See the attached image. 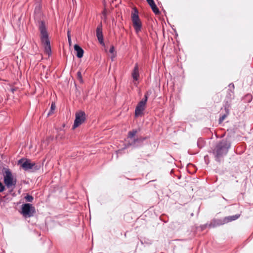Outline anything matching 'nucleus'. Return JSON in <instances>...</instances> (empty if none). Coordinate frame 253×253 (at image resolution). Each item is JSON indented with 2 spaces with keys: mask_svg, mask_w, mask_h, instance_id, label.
Listing matches in <instances>:
<instances>
[{
  "mask_svg": "<svg viewBox=\"0 0 253 253\" xmlns=\"http://www.w3.org/2000/svg\"><path fill=\"white\" fill-rule=\"evenodd\" d=\"M230 147L231 142L226 139H223L218 142L212 150V154L215 160L220 162L221 159L227 155Z\"/></svg>",
  "mask_w": 253,
  "mask_h": 253,
  "instance_id": "nucleus-1",
  "label": "nucleus"
},
{
  "mask_svg": "<svg viewBox=\"0 0 253 253\" xmlns=\"http://www.w3.org/2000/svg\"><path fill=\"white\" fill-rule=\"evenodd\" d=\"M39 29L41 33V42L44 47V52L49 56L51 55L52 52L48 33L43 21H41Z\"/></svg>",
  "mask_w": 253,
  "mask_h": 253,
  "instance_id": "nucleus-2",
  "label": "nucleus"
},
{
  "mask_svg": "<svg viewBox=\"0 0 253 253\" xmlns=\"http://www.w3.org/2000/svg\"><path fill=\"white\" fill-rule=\"evenodd\" d=\"M2 174L4 184L10 190V192H12L16 186V178L13 177L11 171L8 168H2Z\"/></svg>",
  "mask_w": 253,
  "mask_h": 253,
  "instance_id": "nucleus-3",
  "label": "nucleus"
},
{
  "mask_svg": "<svg viewBox=\"0 0 253 253\" xmlns=\"http://www.w3.org/2000/svg\"><path fill=\"white\" fill-rule=\"evenodd\" d=\"M131 17L135 31L136 34H138L141 30L142 24L139 17L138 11L136 8H133Z\"/></svg>",
  "mask_w": 253,
  "mask_h": 253,
  "instance_id": "nucleus-4",
  "label": "nucleus"
},
{
  "mask_svg": "<svg viewBox=\"0 0 253 253\" xmlns=\"http://www.w3.org/2000/svg\"><path fill=\"white\" fill-rule=\"evenodd\" d=\"M22 164L21 167L25 170H32L35 171L39 170L40 168V165L32 163L29 159L24 160L21 159L18 161V164Z\"/></svg>",
  "mask_w": 253,
  "mask_h": 253,
  "instance_id": "nucleus-5",
  "label": "nucleus"
},
{
  "mask_svg": "<svg viewBox=\"0 0 253 253\" xmlns=\"http://www.w3.org/2000/svg\"><path fill=\"white\" fill-rule=\"evenodd\" d=\"M35 212V208L31 204L26 203L22 205L21 213L24 218L33 216Z\"/></svg>",
  "mask_w": 253,
  "mask_h": 253,
  "instance_id": "nucleus-6",
  "label": "nucleus"
},
{
  "mask_svg": "<svg viewBox=\"0 0 253 253\" xmlns=\"http://www.w3.org/2000/svg\"><path fill=\"white\" fill-rule=\"evenodd\" d=\"M75 117L76 118L73 126V129H75L80 126L85 121L86 119L85 113L83 111H79V112H76Z\"/></svg>",
  "mask_w": 253,
  "mask_h": 253,
  "instance_id": "nucleus-7",
  "label": "nucleus"
},
{
  "mask_svg": "<svg viewBox=\"0 0 253 253\" xmlns=\"http://www.w3.org/2000/svg\"><path fill=\"white\" fill-rule=\"evenodd\" d=\"M96 37L99 42L102 45H104L103 36L102 33V24L100 23L98 26L96 30Z\"/></svg>",
  "mask_w": 253,
  "mask_h": 253,
  "instance_id": "nucleus-8",
  "label": "nucleus"
},
{
  "mask_svg": "<svg viewBox=\"0 0 253 253\" xmlns=\"http://www.w3.org/2000/svg\"><path fill=\"white\" fill-rule=\"evenodd\" d=\"M132 77L134 81H137L139 77V69L138 64H136L131 74Z\"/></svg>",
  "mask_w": 253,
  "mask_h": 253,
  "instance_id": "nucleus-9",
  "label": "nucleus"
},
{
  "mask_svg": "<svg viewBox=\"0 0 253 253\" xmlns=\"http://www.w3.org/2000/svg\"><path fill=\"white\" fill-rule=\"evenodd\" d=\"M74 50L76 51V56L78 58H81L83 56L84 51L83 48L78 44H75Z\"/></svg>",
  "mask_w": 253,
  "mask_h": 253,
  "instance_id": "nucleus-10",
  "label": "nucleus"
},
{
  "mask_svg": "<svg viewBox=\"0 0 253 253\" xmlns=\"http://www.w3.org/2000/svg\"><path fill=\"white\" fill-rule=\"evenodd\" d=\"M229 89L227 91V94L226 97L231 99L234 97V84L233 83H231L229 84Z\"/></svg>",
  "mask_w": 253,
  "mask_h": 253,
  "instance_id": "nucleus-11",
  "label": "nucleus"
},
{
  "mask_svg": "<svg viewBox=\"0 0 253 253\" xmlns=\"http://www.w3.org/2000/svg\"><path fill=\"white\" fill-rule=\"evenodd\" d=\"M151 94V91H150V90L147 91L145 93L144 98L140 101H139L138 104H139V105H140L145 108L146 102L148 100V97Z\"/></svg>",
  "mask_w": 253,
  "mask_h": 253,
  "instance_id": "nucleus-12",
  "label": "nucleus"
},
{
  "mask_svg": "<svg viewBox=\"0 0 253 253\" xmlns=\"http://www.w3.org/2000/svg\"><path fill=\"white\" fill-rule=\"evenodd\" d=\"M145 109V107L139 104H137L135 110V116L136 117H138L141 116L143 114V112Z\"/></svg>",
  "mask_w": 253,
  "mask_h": 253,
  "instance_id": "nucleus-13",
  "label": "nucleus"
},
{
  "mask_svg": "<svg viewBox=\"0 0 253 253\" xmlns=\"http://www.w3.org/2000/svg\"><path fill=\"white\" fill-rule=\"evenodd\" d=\"M224 219L213 220L212 222L209 225L210 227H213L216 226H220L225 224Z\"/></svg>",
  "mask_w": 253,
  "mask_h": 253,
  "instance_id": "nucleus-14",
  "label": "nucleus"
},
{
  "mask_svg": "<svg viewBox=\"0 0 253 253\" xmlns=\"http://www.w3.org/2000/svg\"><path fill=\"white\" fill-rule=\"evenodd\" d=\"M240 216V214H235L233 215L228 216L225 217L224 219V222L227 223L228 222L235 220L237 219Z\"/></svg>",
  "mask_w": 253,
  "mask_h": 253,
  "instance_id": "nucleus-15",
  "label": "nucleus"
},
{
  "mask_svg": "<svg viewBox=\"0 0 253 253\" xmlns=\"http://www.w3.org/2000/svg\"><path fill=\"white\" fill-rule=\"evenodd\" d=\"M143 144V143L140 141H136V138L134 139L132 142H129V145L130 146H132L134 147H137L139 146H141Z\"/></svg>",
  "mask_w": 253,
  "mask_h": 253,
  "instance_id": "nucleus-16",
  "label": "nucleus"
},
{
  "mask_svg": "<svg viewBox=\"0 0 253 253\" xmlns=\"http://www.w3.org/2000/svg\"><path fill=\"white\" fill-rule=\"evenodd\" d=\"M149 5L151 6L154 13H155L156 14H158L160 13L159 9L156 6L155 2L150 4Z\"/></svg>",
  "mask_w": 253,
  "mask_h": 253,
  "instance_id": "nucleus-17",
  "label": "nucleus"
},
{
  "mask_svg": "<svg viewBox=\"0 0 253 253\" xmlns=\"http://www.w3.org/2000/svg\"><path fill=\"white\" fill-rule=\"evenodd\" d=\"M226 113L221 116L219 119V123L221 124L229 114V111L225 108Z\"/></svg>",
  "mask_w": 253,
  "mask_h": 253,
  "instance_id": "nucleus-18",
  "label": "nucleus"
},
{
  "mask_svg": "<svg viewBox=\"0 0 253 253\" xmlns=\"http://www.w3.org/2000/svg\"><path fill=\"white\" fill-rule=\"evenodd\" d=\"M137 131L136 129H133L132 131H130L128 133V138H132L135 134L137 133Z\"/></svg>",
  "mask_w": 253,
  "mask_h": 253,
  "instance_id": "nucleus-19",
  "label": "nucleus"
},
{
  "mask_svg": "<svg viewBox=\"0 0 253 253\" xmlns=\"http://www.w3.org/2000/svg\"><path fill=\"white\" fill-rule=\"evenodd\" d=\"M25 199L26 200V201L27 202H32V201H33L34 200V198L31 195H30L29 194H27L25 197Z\"/></svg>",
  "mask_w": 253,
  "mask_h": 253,
  "instance_id": "nucleus-20",
  "label": "nucleus"
},
{
  "mask_svg": "<svg viewBox=\"0 0 253 253\" xmlns=\"http://www.w3.org/2000/svg\"><path fill=\"white\" fill-rule=\"evenodd\" d=\"M77 78L79 80V81L81 83H83V78H82V73H81V72L80 71H79L77 72Z\"/></svg>",
  "mask_w": 253,
  "mask_h": 253,
  "instance_id": "nucleus-21",
  "label": "nucleus"
},
{
  "mask_svg": "<svg viewBox=\"0 0 253 253\" xmlns=\"http://www.w3.org/2000/svg\"><path fill=\"white\" fill-rule=\"evenodd\" d=\"M110 53L113 54V55L112 56V59H113V58L115 57L116 54L114 53V47L113 45H111L110 47V48L109 49Z\"/></svg>",
  "mask_w": 253,
  "mask_h": 253,
  "instance_id": "nucleus-22",
  "label": "nucleus"
},
{
  "mask_svg": "<svg viewBox=\"0 0 253 253\" xmlns=\"http://www.w3.org/2000/svg\"><path fill=\"white\" fill-rule=\"evenodd\" d=\"M55 108H56L55 104L54 103L52 102L51 104L50 112H49L48 115H49V114L52 113V112L55 110Z\"/></svg>",
  "mask_w": 253,
  "mask_h": 253,
  "instance_id": "nucleus-23",
  "label": "nucleus"
},
{
  "mask_svg": "<svg viewBox=\"0 0 253 253\" xmlns=\"http://www.w3.org/2000/svg\"><path fill=\"white\" fill-rule=\"evenodd\" d=\"M203 140L202 139H199L197 141V145L199 148H202L203 145L202 144Z\"/></svg>",
  "mask_w": 253,
  "mask_h": 253,
  "instance_id": "nucleus-24",
  "label": "nucleus"
},
{
  "mask_svg": "<svg viewBox=\"0 0 253 253\" xmlns=\"http://www.w3.org/2000/svg\"><path fill=\"white\" fill-rule=\"evenodd\" d=\"M5 190V186L0 181V192H2Z\"/></svg>",
  "mask_w": 253,
  "mask_h": 253,
  "instance_id": "nucleus-25",
  "label": "nucleus"
},
{
  "mask_svg": "<svg viewBox=\"0 0 253 253\" xmlns=\"http://www.w3.org/2000/svg\"><path fill=\"white\" fill-rule=\"evenodd\" d=\"M147 139L146 137H141L140 138H136V141H140L141 142H143V141Z\"/></svg>",
  "mask_w": 253,
  "mask_h": 253,
  "instance_id": "nucleus-26",
  "label": "nucleus"
},
{
  "mask_svg": "<svg viewBox=\"0 0 253 253\" xmlns=\"http://www.w3.org/2000/svg\"><path fill=\"white\" fill-rule=\"evenodd\" d=\"M68 41L69 44L70 45L71 44V36H68Z\"/></svg>",
  "mask_w": 253,
  "mask_h": 253,
  "instance_id": "nucleus-27",
  "label": "nucleus"
},
{
  "mask_svg": "<svg viewBox=\"0 0 253 253\" xmlns=\"http://www.w3.org/2000/svg\"><path fill=\"white\" fill-rule=\"evenodd\" d=\"M148 4L150 5L154 2V0H146Z\"/></svg>",
  "mask_w": 253,
  "mask_h": 253,
  "instance_id": "nucleus-28",
  "label": "nucleus"
},
{
  "mask_svg": "<svg viewBox=\"0 0 253 253\" xmlns=\"http://www.w3.org/2000/svg\"><path fill=\"white\" fill-rule=\"evenodd\" d=\"M102 14L105 17L106 16V10L104 9L103 11H102Z\"/></svg>",
  "mask_w": 253,
  "mask_h": 253,
  "instance_id": "nucleus-29",
  "label": "nucleus"
},
{
  "mask_svg": "<svg viewBox=\"0 0 253 253\" xmlns=\"http://www.w3.org/2000/svg\"><path fill=\"white\" fill-rule=\"evenodd\" d=\"M234 175H231L230 176V180H233L234 179Z\"/></svg>",
  "mask_w": 253,
  "mask_h": 253,
  "instance_id": "nucleus-30",
  "label": "nucleus"
},
{
  "mask_svg": "<svg viewBox=\"0 0 253 253\" xmlns=\"http://www.w3.org/2000/svg\"><path fill=\"white\" fill-rule=\"evenodd\" d=\"M69 36H71L70 31H68L67 32V37H68Z\"/></svg>",
  "mask_w": 253,
  "mask_h": 253,
  "instance_id": "nucleus-31",
  "label": "nucleus"
},
{
  "mask_svg": "<svg viewBox=\"0 0 253 253\" xmlns=\"http://www.w3.org/2000/svg\"><path fill=\"white\" fill-rule=\"evenodd\" d=\"M141 243L142 244H143V241H141Z\"/></svg>",
  "mask_w": 253,
  "mask_h": 253,
  "instance_id": "nucleus-32",
  "label": "nucleus"
},
{
  "mask_svg": "<svg viewBox=\"0 0 253 253\" xmlns=\"http://www.w3.org/2000/svg\"><path fill=\"white\" fill-rule=\"evenodd\" d=\"M144 242L147 243V241H144Z\"/></svg>",
  "mask_w": 253,
  "mask_h": 253,
  "instance_id": "nucleus-33",
  "label": "nucleus"
},
{
  "mask_svg": "<svg viewBox=\"0 0 253 253\" xmlns=\"http://www.w3.org/2000/svg\"><path fill=\"white\" fill-rule=\"evenodd\" d=\"M144 242L147 243V241H144Z\"/></svg>",
  "mask_w": 253,
  "mask_h": 253,
  "instance_id": "nucleus-34",
  "label": "nucleus"
}]
</instances>
